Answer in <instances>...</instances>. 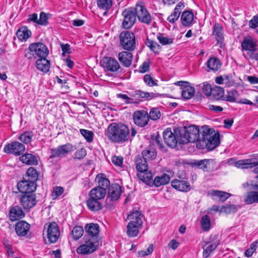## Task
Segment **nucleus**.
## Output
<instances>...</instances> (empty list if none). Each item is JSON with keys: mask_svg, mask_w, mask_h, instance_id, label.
<instances>
[{"mask_svg": "<svg viewBox=\"0 0 258 258\" xmlns=\"http://www.w3.org/2000/svg\"><path fill=\"white\" fill-rule=\"evenodd\" d=\"M123 189V187L118 184H112L108 188L107 200H109L110 201H117L120 197Z\"/></svg>", "mask_w": 258, "mask_h": 258, "instance_id": "obj_21", "label": "nucleus"}, {"mask_svg": "<svg viewBox=\"0 0 258 258\" xmlns=\"http://www.w3.org/2000/svg\"><path fill=\"white\" fill-rule=\"evenodd\" d=\"M84 229L82 226H76L72 230V235L75 240H77L83 235Z\"/></svg>", "mask_w": 258, "mask_h": 258, "instance_id": "obj_50", "label": "nucleus"}, {"mask_svg": "<svg viewBox=\"0 0 258 258\" xmlns=\"http://www.w3.org/2000/svg\"><path fill=\"white\" fill-rule=\"evenodd\" d=\"M170 180V177L169 175L163 173L160 176H156L153 181V184L156 187H159L161 185L168 184Z\"/></svg>", "mask_w": 258, "mask_h": 258, "instance_id": "obj_34", "label": "nucleus"}, {"mask_svg": "<svg viewBox=\"0 0 258 258\" xmlns=\"http://www.w3.org/2000/svg\"><path fill=\"white\" fill-rule=\"evenodd\" d=\"M118 97L122 99L124 101L125 104H138V102L134 100V99L132 97H128L127 95L124 94H118Z\"/></svg>", "mask_w": 258, "mask_h": 258, "instance_id": "obj_58", "label": "nucleus"}, {"mask_svg": "<svg viewBox=\"0 0 258 258\" xmlns=\"http://www.w3.org/2000/svg\"><path fill=\"white\" fill-rule=\"evenodd\" d=\"M74 151V146L70 143H67L50 149L49 162L53 163L55 158L60 159L64 158L67 155Z\"/></svg>", "mask_w": 258, "mask_h": 258, "instance_id": "obj_6", "label": "nucleus"}, {"mask_svg": "<svg viewBox=\"0 0 258 258\" xmlns=\"http://www.w3.org/2000/svg\"><path fill=\"white\" fill-rule=\"evenodd\" d=\"M194 15L191 11H184L182 12L181 16V22L184 26H189L193 20Z\"/></svg>", "mask_w": 258, "mask_h": 258, "instance_id": "obj_31", "label": "nucleus"}, {"mask_svg": "<svg viewBox=\"0 0 258 258\" xmlns=\"http://www.w3.org/2000/svg\"><path fill=\"white\" fill-rule=\"evenodd\" d=\"M237 211V207L234 205H226L221 207L220 212L227 214L235 213Z\"/></svg>", "mask_w": 258, "mask_h": 258, "instance_id": "obj_54", "label": "nucleus"}, {"mask_svg": "<svg viewBox=\"0 0 258 258\" xmlns=\"http://www.w3.org/2000/svg\"><path fill=\"white\" fill-rule=\"evenodd\" d=\"M85 229L88 234V235H85V237L94 239L95 240H99V226L98 224H87L86 225Z\"/></svg>", "mask_w": 258, "mask_h": 258, "instance_id": "obj_23", "label": "nucleus"}, {"mask_svg": "<svg viewBox=\"0 0 258 258\" xmlns=\"http://www.w3.org/2000/svg\"><path fill=\"white\" fill-rule=\"evenodd\" d=\"M142 218L141 213L138 211H134L128 215V218L131 221L127 225L126 234L128 236L134 237L138 235L143 224Z\"/></svg>", "mask_w": 258, "mask_h": 258, "instance_id": "obj_4", "label": "nucleus"}, {"mask_svg": "<svg viewBox=\"0 0 258 258\" xmlns=\"http://www.w3.org/2000/svg\"><path fill=\"white\" fill-rule=\"evenodd\" d=\"M87 155V151L85 149L82 148L78 150L74 154V158L81 160L83 159Z\"/></svg>", "mask_w": 258, "mask_h": 258, "instance_id": "obj_60", "label": "nucleus"}, {"mask_svg": "<svg viewBox=\"0 0 258 258\" xmlns=\"http://www.w3.org/2000/svg\"><path fill=\"white\" fill-rule=\"evenodd\" d=\"M176 133L180 135V144H185L188 143L199 142L201 137V130L195 125L178 127Z\"/></svg>", "mask_w": 258, "mask_h": 258, "instance_id": "obj_3", "label": "nucleus"}, {"mask_svg": "<svg viewBox=\"0 0 258 258\" xmlns=\"http://www.w3.org/2000/svg\"><path fill=\"white\" fill-rule=\"evenodd\" d=\"M161 116V113L159 108L152 107L148 113L149 119L152 120H157L159 119Z\"/></svg>", "mask_w": 258, "mask_h": 258, "instance_id": "obj_51", "label": "nucleus"}, {"mask_svg": "<svg viewBox=\"0 0 258 258\" xmlns=\"http://www.w3.org/2000/svg\"><path fill=\"white\" fill-rule=\"evenodd\" d=\"M156 151L153 149H147L142 152L141 155L147 161L154 159L156 157Z\"/></svg>", "mask_w": 258, "mask_h": 258, "instance_id": "obj_44", "label": "nucleus"}, {"mask_svg": "<svg viewBox=\"0 0 258 258\" xmlns=\"http://www.w3.org/2000/svg\"><path fill=\"white\" fill-rule=\"evenodd\" d=\"M102 66L111 72H117L120 66L115 58L104 57L102 61Z\"/></svg>", "mask_w": 258, "mask_h": 258, "instance_id": "obj_22", "label": "nucleus"}, {"mask_svg": "<svg viewBox=\"0 0 258 258\" xmlns=\"http://www.w3.org/2000/svg\"><path fill=\"white\" fill-rule=\"evenodd\" d=\"M86 205L88 209L94 212L99 211L102 208V204L100 200L91 197L87 200Z\"/></svg>", "mask_w": 258, "mask_h": 258, "instance_id": "obj_29", "label": "nucleus"}, {"mask_svg": "<svg viewBox=\"0 0 258 258\" xmlns=\"http://www.w3.org/2000/svg\"><path fill=\"white\" fill-rule=\"evenodd\" d=\"M33 137L34 133L33 132L25 131L18 136V139L23 144H28L31 143Z\"/></svg>", "mask_w": 258, "mask_h": 258, "instance_id": "obj_41", "label": "nucleus"}, {"mask_svg": "<svg viewBox=\"0 0 258 258\" xmlns=\"http://www.w3.org/2000/svg\"><path fill=\"white\" fill-rule=\"evenodd\" d=\"M3 151L6 153L19 156L23 154L25 151V146L18 141H13L6 145Z\"/></svg>", "mask_w": 258, "mask_h": 258, "instance_id": "obj_11", "label": "nucleus"}, {"mask_svg": "<svg viewBox=\"0 0 258 258\" xmlns=\"http://www.w3.org/2000/svg\"><path fill=\"white\" fill-rule=\"evenodd\" d=\"M64 192V189L61 186H55L53 188L51 197L53 200L58 198Z\"/></svg>", "mask_w": 258, "mask_h": 258, "instance_id": "obj_59", "label": "nucleus"}, {"mask_svg": "<svg viewBox=\"0 0 258 258\" xmlns=\"http://www.w3.org/2000/svg\"><path fill=\"white\" fill-rule=\"evenodd\" d=\"M129 94L131 97L134 99L135 101H136L138 102V104L140 102L143 101V99L150 100L159 96V94L158 93L143 92L140 90H137L135 91L132 92Z\"/></svg>", "mask_w": 258, "mask_h": 258, "instance_id": "obj_18", "label": "nucleus"}, {"mask_svg": "<svg viewBox=\"0 0 258 258\" xmlns=\"http://www.w3.org/2000/svg\"><path fill=\"white\" fill-rule=\"evenodd\" d=\"M207 67L211 71L216 72L221 67V63L219 59L216 57L210 58L206 62Z\"/></svg>", "mask_w": 258, "mask_h": 258, "instance_id": "obj_36", "label": "nucleus"}, {"mask_svg": "<svg viewBox=\"0 0 258 258\" xmlns=\"http://www.w3.org/2000/svg\"><path fill=\"white\" fill-rule=\"evenodd\" d=\"M171 186L176 190L186 192L190 190V183L186 180L174 179L171 182Z\"/></svg>", "mask_w": 258, "mask_h": 258, "instance_id": "obj_25", "label": "nucleus"}, {"mask_svg": "<svg viewBox=\"0 0 258 258\" xmlns=\"http://www.w3.org/2000/svg\"><path fill=\"white\" fill-rule=\"evenodd\" d=\"M98 7L106 13L112 5V0H96Z\"/></svg>", "mask_w": 258, "mask_h": 258, "instance_id": "obj_45", "label": "nucleus"}, {"mask_svg": "<svg viewBox=\"0 0 258 258\" xmlns=\"http://www.w3.org/2000/svg\"><path fill=\"white\" fill-rule=\"evenodd\" d=\"M241 46L243 50L247 51V55L251 59L258 60V45L255 39L247 36L244 38Z\"/></svg>", "mask_w": 258, "mask_h": 258, "instance_id": "obj_5", "label": "nucleus"}, {"mask_svg": "<svg viewBox=\"0 0 258 258\" xmlns=\"http://www.w3.org/2000/svg\"><path fill=\"white\" fill-rule=\"evenodd\" d=\"M203 163H205V168H206L204 169V171H213L218 169V165L214 159H206Z\"/></svg>", "mask_w": 258, "mask_h": 258, "instance_id": "obj_40", "label": "nucleus"}, {"mask_svg": "<svg viewBox=\"0 0 258 258\" xmlns=\"http://www.w3.org/2000/svg\"><path fill=\"white\" fill-rule=\"evenodd\" d=\"M195 92V88L189 85H186L185 87H184L183 90L181 91V96L185 100L190 99L194 96Z\"/></svg>", "mask_w": 258, "mask_h": 258, "instance_id": "obj_42", "label": "nucleus"}, {"mask_svg": "<svg viewBox=\"0 0 258 258\" xmlns=\"http://www.w3.org/2000/svg\"><path fill=\"white\" fill-rule=\"evenodd\" d=\"M146 44L155 54H158L161 49V47L159 44L149 38L147 39Z\"/></svg>", "mask_w": 258, "mask_h": 258, "instance_id": "obj_47", "label": "nucleus"}, {"mask_svg": "<svg viewBox=\"0 0 258 258\" xmlns=\"http://www.w3.org/2000/svg\"><path fill=\"white\" fill-rule=\"evenodd\" d=\"M135 162L136 168L139 173H144L147 171L148 169V161L141 155H138L135 159Z\"/></svg>", "mask_w": 258, "mask_h": 258, "instance_id": "obj_27", "label": "nucleus"}, {"mask_svg": "<svg viewBox=\"0 0 258 258\" xmlns=\"http://www.w3.org/2000/svg\"><path fill=\"white\" fill-rule=\"evenodd\" d=\"M220 144L219 134L215 133L213 128L207 126H203L201 128V137L197 146L200 149L206 148L208 151H212L216 148Z\"/></svg>", "mask_w": 258, "mask_h": 258, "instance_id": "obj_1", "label": "nucleus"}, {"mask_svg": "<svg viewBox=\"0 0 258 258\" xmlns=\"http://www.w3.org/2000/svg\"><path fill=\"white\" fill-rule=\"evenodd\" d=\"M20 157V160L23 163L27 165H36L38 163L36 157L30 153H25L22 154Z\"/></svg>", "mask_w": 258, "mask_h": 258, "instance_id": "obj_35", "label": "nucleus"}, {"mask_svg": "<svg viewBox=\"0 0 258 258\" xmlns=\"http://www.w3.org/2000/svg\"><path fill=\"white\" fill-rule=\"evenodd\" d=\"M25 216L24 212L19 206H14L10 208L9 216L11 221H15L19 219L23 218Z\"/></svg>", "mask_w": 258, "mask_h": 258, "instance_id": "obj_26", "label": "nucleus"}, {"mask_svg": "<svg viewBox=\"0 0 258 258\" xmlns=\"http://www.w3.org/2000/svg\"><path fill=\"white\" fill-rule=\"evenodd\" d=\"M121 15L123 17L122 28L125 29L132 28L135 24L137 18L135 7L124 9L122 12Z\"/></svg>", "mask_w": 258, "mask_h": 258, "instance_id": "obj_8", "label": "nucleus"}, {"mask_svg": "<svg viewBox=\"0 0 258 258\" xmlns=\"http://www.w3.org/2000/svg\"><path fill=\"white\" fill-rule=\"evenodd\" d=\"M153 251V244H150L146 250H140L138 252L139 256L144 257L151 254Z\"/></svg>", "mask_w": 258, "mask_h": 258, "instance_id": "obj_63", "label": "nucleus"}, {"mask_svg": "<svg viewBox=\"0 0 258 258\" xmlns=\"http://www.w3.org/2000/svg\"><path fill=\"white\" fill-rule=\"evenodd\" d=\"M134 122L139 127H144L149 121L148 113L144 110L135 111L133 115Z\"/></svg>", "mask_w": 258, "mask_h": 258, "instance_id": "obj_15", "label": "nucleus"}, {"mask_svg": "<svg viewBox=\"0 0 258 258\" xmlns=\"http://www.w3.org/2000/svg\"><path fill=\"white\" fill-rule=\"evenodd\" d=\"M17 187L22 194L34 193L36 189L37 184L34 182L23 178L22 180L18 183Z\"/></svg>", "mask_w": 258, "mask_h": 258, "instance_id": "obj_19", "label": "nucleus"}, {"mask_svg": "<svg viewBox=\"0 0 258 258\" xmlns=\"http://www.w3.org/2000/svg\"><path fill=\"white\" fill-rule=\"evenodd\" d=\"M118 58L123 66L128 68L131 65L133 54L128 51H122L118 53Z\"/></svg>", "mask_w": 258, "mask_h": 258, "instance_id": "obj_28", "label": "nucleus"}, {"mask_svg": "<svg viewBox=\"0 0 258 258\" xmlns=\"http://www.w3.org/2000/svg\"><path fill=\"white\" fill-rule=\"evenodd\" d=\"M51 17L50 13H46L44 12H41L39 15V19H38V25L42 26H47L49 24L48 19Z\"/></svg>", "mask_w": 258, "mask_h": 258, "instance_id": "obj_49", "label": "nucleus"}, {"mask_svg": "<svg viewBox=\"0 0 258 258\" xmlns=\"http://www.w3.org/2000/svg\"><path fill=\"white\" fill-rule=\"evenodd\" d=\"M178 127L174 128L173 132L171 128L169 127L165 129L163 133V137L165 143L166 145L172 148L175 147L178 142L180 144V135L176 133V130Z\"/></svg>", "mask_w": 258, "mask_h": 258, "instance_id": "obj_10", "label": "nucleus"}, {"mask_svg": "<svg viewBox=\"0 0 258 258\" xmlns=\"http://www.w3.org/2000/svg\"><path fill=\"white\" fill-rule=\"evenodd\" d=\"M106 194L105 189L101 188L100 187H95L90 191L89 196L100 201L105 197Z\"/></svg>", "mask_w": 258, "mask_h": 258, "instance_id": "obj_32", "label": "nucleus"}, {"mask_svg": "<svg viewBox=\"0 0 258 258\" xmlns=\"http://www.w3.org/2000/svg\"><path fill=\"white\" fill-rule=\"evenodd\" d=\"M30 224L24 220H20L15 225V230L18 236L24 237L27 235L30 229Z\"/></svg>", "mask_w": 258, "mask_h": 258, "instance_id": "obj_24", "label": "nucleus"}, {"mask_svg": "<svg viewBox=\"0 0 258 258\" xmlns=\"http://www.w3.org/2000/svg\"><path fill=\"white\" fill-rule=\"evenodd\" d=\"M38 178V173L37 170L33 167H30L27 169L26 173L23 178L36 183Z\"/></svg>", "mask_w": 258, "mask_h": 258, "instance_id": "obj_38", "label": "nucleus"}, {"mask_svg": "<svg viewBox=\"0 0 258 258\" xmlns=\"http://www.w3.org/2000/svg\"><path fill=\"white\" fill-rule=\"evenodd\" d=\"M29 49L31 51H34L36 56L39 57V58L47 57L49 53L47 47L41 42L34 43L30 44Z\"/></svg>", "mask_w": 258, "mask_h": 258, "instance_id": "obj_16", "label": "nucleus"}, {"mask_svg": "<svg viewBox=\"0 0 258 258\" xmlns=\"http://www.w3.org/2000/svg\"><path fill=\"white\" fill-rule=\"evenodd\" d=\"M218 236V235H215L213 238H210L211 241L205 242V246L203 247V256L204 258H208L220 244L219 240H217Z\"/></svg>", "mask_w": 258, "mask_h": 258, "instance_id": "obj_17", "label": "nucleus"}, {"mask_svg": "<svg viewBox=\"0 0 258 258\" xmlns=\"http://www.w3.org/2000/svg\"><path fill=\"white\" fill-rule=\"evenodd\" d=\"M103 174L101 176L98 175L96 178V180H98L99 184L97 187H100L101 188H104L106 190V189L109 188L110 186V182L107 178L103 177Z\"/></svg>", "mask_w": 258, "mask_h": 258, "instance_id": "obj_52", "label": "nucleus"}, {"mask_svg": "<svg viewBox=\"0 0 258 258\" xmlns=\"http://www.w3.org/2000/svg\"><path fill=\"white\" fill-rule=\"evenodd\" d=\"M213 34L217 43H222L224 40L223 27L219 23H216L213 26Z\"/></svg>", "mask_w": 258, "mask_h": 258, "instance_id": "obj_33", "label": "nucleus"}, {"mask_svg": "<svg viewBox=\"0 0 258 258\" xmlns=\"http://www.w3.org/2000/svg\"><path fill=\"white\" fill-rule=\"evenodd\" d=\"M36 68L40 71L43 73H47L50 69V61L46 59V57L38 58L36 61Z\"/></svg>", "mask_w": 258, "mask_h": 258, "instance_id": "obj_30", "label": "nucleus"}, {"mask_svg": "<svg viewBox=\"0 0 258 258\" xmlns=\"http://www.w3.org/2000/svg\"><path fill=\"white\" fill-rule=\"evenodd\" d=\"M150 60L148 59L144 61L139 68V72L141 73H144L149 70Z\"/></svg>", "mask_w": 258, "mask_h": 258, "instance_id": "obj_64", "label": "nucleus"}, {"mask_svg": "<svg viewBox=\"0 0 258 258\" xmlns=\"http://www.w3.org/2000/svg\"><path fill=\"white\" fill-rule=\"evenodd\" d=\"M135 9L137 11V16L140 22L147 24L151 23V16L144 6L136 5Z\"/></svg>", "mask_w": 258, "mask_h": 258, "instance_id": "obj_20", "label": "nucleus"}, {"mask_svg": "<svg viewBox=\"0 0 258 258\" xmlns=\"http://www.w3.org/2000/svg\"><path fill=\"white\" fill-rule=\"evenodd\" d=\"M245 202L247 204L258 203V191H252L249 192L246 197Z\"/></svg>", "mask_w": 258, "mask_h": 258, "instance_id": "obj_48", "label": "nucleus"}, {"mask_svg": "<svg viewBox=\"0 0 258 258\" xmlns=\"http://www.w3.org/2000/svg\"><path fill=\"white\" fill-rule=\"evenodd\" d=\"M157 38L160 43L163 45H170L173 43V38L165 37L163 34L158 33Z\"/></svg>", "mask_w": 258, "mask_h": 258, "instance_id": "obj_55", "label": "nucleus"}, {"mask_svg": "<svg viewBox=\"0 0 258 258\" xmlns=\"http://www.w3.org/2000/svg\"><path fill=\"white\" fill-rule=\"evenodd\" d=\"M18 38L21 41H26L31 35V32L26 26L19 29L16 33Z\"/></svg>", "mask_w": 258, "mask_h": 258, "instance_id": "obj_37", "label": "nucleus"}, {"mask_svg": "<svg viewBox=\"0 0 258 258\" xmlns=\"http://www.w3.org/2000/svg\"><path fill=\"white\" fill-rule=\"evenodd\" d=\"M211 95H212L213 97L216 100H223L224 90L221 87L215 86L213 88Z\"/></svg>", "mask_w": 258, "mask_h": 258, "instance_id": "obj_43", "label": "nucleus"}, {"mask_svg": "<svg viewBox=\"0 0 258 258\" xmlns=\"http://www.w3.org/2000/svg\"><path fill=\"white\" fill-rule=\"evenodd\" d=\"M239 94L236 89H231L227 91L226 95H224L223 100L229 102H236L237 98Z\"/></svg>", "mask_w": 258, "mask_h": 258, "instance_id": "obj_39", "label": "nucleus"}, {"mask_svg": "<svg viewBox=\"0 0 258 258\" xmlns=\"http://www.w3.org/2000/svg\"><path fill=\"white\" fill-rule=\"evenodd\" d=\"M47 228V237L50 243L56 242L59 236L60 231L57 224L55 222L46 224L44 228Z\"/></svg>", "mask_w": 258, "mask_h": 258, "instance_id": "obj_12", "label": "nucleus"}, {"mask_svg": "<svg viewBox=\"0 0 258 258\" xmlns=\"http://www.w3.org/2000/svg\"><path fill=\"white\" fill-rule=\"evenodd\" d=\"M85 240L84 244L80 245L76 249L77 252L83 255L91 254L96 251L99 245V240L94 239L84 238Z\"/></svg>", "mask_w": 258, "mask_h": 258, "instance_id": "obj_9", "label": "nucleus"}, {"mask_svg": "<svg viewBox=\"0 0 258 258\" xmlns=\"http://www.w3.org/2000/svg\"><path fill=\"white\" fill-rule=\"evenodd\" d=\"M144 81L147 85L150 87L158 85L150 75H145L144 77Z\"/></svg>", "mask_w": 258, "mask_h": 258, "instance_id": "obj_61", "label": "nucleus"}, {"mask_svg": "<svg viewBox=\"0 0 258 258\" xmlns=\"http://www.w3.org/2000/svg\"><path fill=\"white\" fill-rule=\"evenodd\" d=\"M201 227L204 231H208L211 228V220L209 216L206 215L202 217Z\"/></svg>", "mask_w": 258, "mask_h": 258, "instance_id": "obj_53", "label": "nucleus"}, {"mask_svg": "<svg viewBox=\"0 0 258 258\" xmlns=\"http://www.w3.org/2000/svg\"><path fill=\"white\" fill-rule=\"evenodd\" d=\"M107 136L112 142L124 143L129 139L130 130L124 124L112 123L107 128Z\"/></svg>", "mask_w": 258, "mask_h": 258, "instance_id": "obj_2", "label": "nucleus"}, {"mask_svg": "<svg viewBox=\"0 0 258 258\" xmlns=\"http://www.w3.org/2000/svg\"><path fill=\"white\" fill-rule=\"evenodd\" d=\"M202 89L203 93H204L205 95L207 96H210L211 95L213 88H212L210 84L204 83Z\"/></svg>", "mask_w": 258, "mask_h": 258, "instance_id": "obj_62", "label": "nucleus"}, {"mask_svg": "<svg viewBox=\"0 0 258 258\" xmlns=\"http://www.w3.org/2000/svg\"><path fill=\"white\" fill-rule=\"evenodd\" d=\"M20 203L24 210H30L37 203L35 194L34 193L22 194L20 198Z\"/></svg>", "mask_w": 258, "mask_h": 258, "instance_id": "obj_13", "label": "nucleus"}, {"mask_svg": "<svg viewBox=\"0 0 258 258\" xmlns=\"http://www.w3.org/2000/svg\"><path fill=\"white\" fill-rule=\"evenodd\" d=\"M120 45L122 47L128 51H132L136 48L135 34L132 31H124L119 35Z\"/></svg>", "mask_w": 258, "mask_h": 258, "instance_id": "obj_7", "label": "nucleus"}, {"mask_svg": "<svg viewBox=\"0 0 258 258\" xmlns=\"http://www.w3.org/2000/svg\"><path fill=\"white\" fill-rule=\"evenodd\" d=\"M138 177L143 182L149 184V183L151 182L152 179V174L151 172L146 171L144 173H138L137 174Z\"/></svg>", "mask_w": 258, "mask_h": 258, "instance_id": "obj_56", "label": "nucleus"}, {"mask_svg": "<svg viewBox=\"0 0 258 258\" xmlns=\"http://www.w3.org/2000/svg\"><path fill=\"white\" fill-rule=\"evenodd\" d=\"M80 133L86 139L87 142L91 143L93 141L94 133L92 131L85 129H80Z\"/></svg>", "mask_w": 258, "mask_h": 258, "instance_id": "obj_57", "label": "nucleus"}, {"mask_svg": "<svg viewBox=\"0 0 258 258\" xmlns=\"http://www.w3.org/2000/svg\"><path fill=\"white\" fill-rule=\"evenodd\" d=\"M212 195L218 198L219 202H224L230 196L231 194L225 191L214 190L212 191Z\"/></svg>", "mask_w": 258, "mask_h": 258, "instance_id": "obj_46", "label": "nucleus"}, {"mask_svg": "<svg viewBox=\"0 0 258 258\" xmlns=\"http://www.w3.org/2000/svg\"><path fill=\"white\" fill-rule=\"evenodd\" d=\"M237 167L242 169L251 168L258 166V154H252L247 159L240 160L235 163Z\"/></svg>", "mask_w": 258, "mask_h": 258, "instance_id": "obj_14", "label": "nucleus"}]
</instances>
